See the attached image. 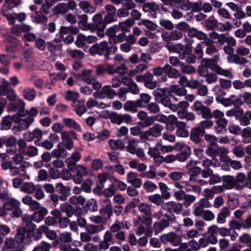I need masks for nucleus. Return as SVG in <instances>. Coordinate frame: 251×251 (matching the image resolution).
Instances as JSON below:
<instances>
[{
    "instance_id": "1",
    "label": "nucleus",
    "mask_w": 251,
    "mask_h": 251,
    "mask_svg": "<svg viewBox=\"0 0 251 251\" xmlns=\"http://www.w3.org/2000/svg\"><path fill=\"white\" fill-rule=\"evenodd\" d=\"M202 64H204L207 68L214 71L216 74L233 78L234 75L231 72V69H223L215 61L210 58H203L201 61Z\"/></svg>"
},
{
    "instance_id": "2",
    "label": "nucleus",
    "mask_w": 251,
    "mask_h": 251,
    "mask_svg": "<svg viewBox=\"0 0 251 251\" xmlns=\"http://www.w3.org/2000/svg\"><path fill=\"white\" fill-rule=\"evenodd\" d=\"M225 53L228 55L227 57V62L228 63H234L237 65H242L248 63L247 59L244 57L239 56L237 54H234V49L230 46H225L224 47Z\"/></svg>"
},
{
    "instance_id": "3",
    "label": "nucleus",
    "mask_w": 251,
    "mask_h": 251,
    "mask_svg": "<svg viewBox=\"0 0 251 251\" xmlns=\"http://www.w3.org/2000/svg\"><path fill=\"white\" fill-rule=\"evenodd\" d=\"M5 32L4 42L8 44L6 46V51L7 52L12 53L19 51L22 48L20 41L12 35L8 34L7 31H5Z\"/></svg>"
},
{
    "instance_id": "4",
    "label": "nucleus",
    "mask_w": 251,
    "mask_h": 251,
    "mask_svg": "<svg viewBox=\"0 0 251 251\" xmlns=\"http://www.w3.org/2000/svg\"><path fill=\"white\" fill-rule=\"evenodd\" d=\"M81 78L85 82L92 85L94 90H99L101 87V83L97 81L96 76L92 75V70H83L81 73Z\"/></svg>"
},
{
    "instance_id": "5",
    "label": "nucleus",
    "mask_w": 251,
    "mask_h": 251,
    "mask_svg": "<svg viewBox=\"0 0 251 251\" xmlns=\"http://www.w3.org/2000/svg\"><path fill=\"white\" fill-rule=\"evenodd\" d=\"M24 113H18L13 116V121L21 126V128L26 130L34 122V118L31 117H25Z\"/></svg>"
},
{
    "instance_id": "6",
    "label": "nucleus",
    "mask_w": 251,
    "mask_h": 251,
    "mask_svg": "<svg viewBox=\"0 0 251 251\" xmlns=\"http://www.w3.org/2000/svg\"><path fill=\"white\" fill-rule=\"evenodd\" d=\"M160 240L163 244L170 243L173 246L177 247L181 243V237L175 232L163 234L160 236Z\"/></svg>"
},
{
    "instance_id": "7",
    "label": "nucleus",
    "mask_w": 251,
    "mask_h": 251,
    "mask_svg": "<svg viewBox=\"0 0 251 251\" xmlns=\"http://www.w3.org/2000/svg\"><path fill=\"white\" fill-rule=\"evenodd\" d=\"M61 135L62 143L66 149L68 150H72L74 148L73 140L75 139L77 137L75 132L73 130L63 131L61 132Z\"/></svg>"
},
{
    "instance_id": "8",
    "label": "nucleus",
    "mask_w": 251,
    "mask_h": 251,
    "mask_svg": "<svg viewBox=\"0 0 251 251\" xmlns=\"http://www.w3.org/2000/svg\"><path fill=\"white\" fill-rule=\"evenodd\" d=\"M110 121L118 125L123 123L129 124L132 122V117L128 114H118L116 112H112L109 116Z\"/></svg>"
},
{
    "instance_id": "9",
    "label": "nucleus",
    "mask_w": 251,
    "mask_h": 251,
    "mask_svg": "<svg viewBox=\"0 0 251 251\" xmlns=\"http://www.w3.org/2000/svg\"><path fill=\"white\" fill-rule=\"evenodd\" d=\"M4 246L3 251H22L24 248V245L18 240L12 237L6 238Z\"/></svg>"
},
{
    "instance_id": "10",
    "label": "nucleus",
    "mask_w": 251,
    "mask_h": 251,
    "mask_svg": "<svg viewBox=\"0 0 251 251\" xmlns=\"http://www.w3.org/2000/svg\"><path fill=\"white\" fill-rule=\"evenodd\" d=\"M33 234L27 232L24 227H18L15 238L19 242L23 244H28L31 242V237Z\"/></svg>"
},
{
    "instance_id": "11",
    "label": "nucleus",
    "mask_w": 251,
    "mask_h": 251,
    "mask_svg": "<svg viewBox=\"0 0 251 251\" xmlns=\"http://www.w3.org/2000/svg\"><path fill=\"white\" fill-rule=\"evenodd\" d=\"M116 95V91L112 89L111 86L109 85L104 86L100 91L97 90L93 94L94 97L97 99H103L107 97L109 99H112Z\"/></svg>"
},
{
    "instance_id": "12",
    "label": "nucleus",
    "mask_w": 251,
    "mask_h": 251,
    "mask_svg": "<svg viewBox=\"0 0 251 251\" xmlns=\"http://www.w3.org/2000/svg\"><path fill=\"white\" fill-rule=\"evenodd\" d=\"M92 23L89 24L90 30L93 32L95 29L105 28L106 25L103 19L102 14L100 13L96 14L92 18Z\"/></svg>"
},
{
    "instance_id": "13",
    "label": "nucleus",
    "mask_w": 251,
    "mask_h": 251,
    "mask_svg": "<svg viewBox=\"0 0 251 251\" xmlns=\"http://www.w3.org/2000/svg\"><path fill=\"white\" fill-rule=\"evenodd\" d=\"M108 46V43L106 41H102L99 44L96 43L90 48L89 52L91 55H103L107 50Z\"/></svg>"
},
{
    "instance_id": "14",
    "label": "nucleus",
    "mask_w": 251,
    "mask_h": 251,
    "mask_svg": "<svg viewBox=\"0 0 251 251\" xmlns=\"http://www.w3.org/2000/svg\"><path fill=\"white\" fill-rule=\"evenodd\" d=\"M123 5L124 7L118 9L117 12V15L119 18L127 17L129 14V11L135 8L136 6L135 3L133 0L123 2Z\"/></svg>"
},
{
    "instance_id": "15",
    "label": "nucleus",
    "mask_w": 251,
    "mask_h": 251,
    "mask_svg": "<svg viewBox=\"0 0 251 251\" xmlns=\"http://www.w3.org/2000/svg\"><path fill=\"white\" fill-rule=\"evenodd\" d=\"M17 139L13 136L4 137V145L6 147V153L14 154L17 152Z\"/></svg>"
},
{
    "instance_id": "16",
    "label": "nucleus",
    "mask_w": 251,
    "mask_h": 251,
    "mask_svg": "<svg viewBox=\"0 0 251 251\" xmlns=\"http://www.w3.org/2000/svg\"><path fill=\"white\" fill-rule=\"evenodd\" d=\"M110 230H107L105 232L103 240L100 241V245L103 250H106L109 248L110 245H113L115 243V239Z\"/></svg>"
},
{
    "instance_id": "17",
    "label": "nucleus",
    "mask_w": 251,
    "mask_h": 251,
    "mask_svg": "<svg viewBox=\"0 0 251 251\" xmlns=\"http://www.w3.org/2000/svg\"><path fill=\"white\" fill-rule=\"evenodd\" d=\"M81 158V154L78 150H75L71 155L65 160V163L67 165L68 168L72 170L75 167L76 163Z\"/></svg>"
},
{
    "instance_id": "18",
    "label": "nucleus",
    "mask_w": 251,
    "mask_h": 251,
    "mask_svg": "<svg viewBox=\"0 0 251 251\" xmlns=\"http://www.w3.org/2000/svg\"><path fill=\"white\" fill-rule=\"evenodd\" d=\"M205 131L200 126L195 127L191 130L190 138V140L196 143L201 142V137L204 135Z\"/></svg>"
},
{
    "instance_id": "19",
    "label": "nucleus",
    "mask_w": 251,
    "mask_h": 251,
    "mask_svg": "<svg viewBox=\"0 0 251 251\" xmlns=\"http://www.w3.org/2000/svg\"><path fill=\"white\" fill-rule=\"evenodd\" d=\"M131 226V224L129 221L123 220L122 221H120L116 220L115 223L111 225L110 227V230L112 232H116L120 231L121 229H129Z\"/></svg>"
},
{
    "instance_id": "20",
    "label": "nucleus",
    "mask_w": 251,
    "mask_h": 251,
    "mask_svg": "<svg viewBox=\"0 0 251 251\" xmlns=\"http://www.w3.org/2000/svg\"><path fill=\"white\" fill-rule=\"evenodd\" d=\"M126 180L135 188H140L142 184V180L138 177V174L135 173H128L127 174Z\"/></svg>"
},
{
    "instance_id": "21",
    "label": "nucleus",
    "mask_w": 251,
    "mask_h": 251,
    "mask_svg": "<svg viewBox=\"0 0 251 251\" xmlns=\"http://www.w3.org/2000/svg\"><path fill=\"white\" fill-rule=\"evenodd\" d=\"M135 24V21L133 19L128 18L124 22L119 23L117 25L118 32L121 30L122 32L126 33L130 31V28Z\"/></svg>"
},
{
    "instance_id": "22",
    "label": "nucleus",
    "mask_w": 251,
    "mask_h": 251,
    "mask_svg": "<svg viewBox=\"0 0 251 251\" xmlns=\"http://www.w3.org/2000/svg\"><path fill=\"white\" fill-rule=\"evenodd\" d=\"M78 6L84 12L93 14L96 11L97 8L92 3L86 0H81L79 1Z\"/></svg>"
},
{
    "instance_id": "23",
    "label": "nucleus",
    "mask_w": 251,
    "mask_h": 251,
    "mask_svg": "<svg viewBox=\"0 0 251 251\" xmlns=\"http://www.w3.org/2000/svg\"><path fill=\"white\" fill-rule=\"evenodd\" d=\"M106 204L103 205L100 209V213L103 216H107L110 218L113 214L112 207L110 203V200L107 198L103 200Z\"/></svg>"
},
{
    "instance_id": "24",
    "label": "nucleus",
    "mask_w": 251,
    "mask_h": 251,
    "mask_svg": "<svg viewBox=\"0 0 251 251\" xmlns=\"http://www.w3.org/2000/svg\"><path fill=\"white\" fill-rule=\"evenodd\" d=\"M170 224L165 219H162L160 221L156 222L153 224V230L155 235L161 232L164 229L169 226Z\"/></svg>"
},
{
    "instance_id": "25",
    "label": "nucleus",
    "mask_w": 251,
    "mask_h": 251,
    "mask_svg": "<svg viewBox=\"0 0 251 251\" xmlns=\"http://www.w3.org/2000/svg\"><path fill=\"white\" fill-rule=\"evenodd\" d=\"M186 125L183 122H178L176 124V135L180 137H186L189 136V132L186 128Z\"/></svg>"
},
{
    "instance_id": "26",
    "label": "nucleus",
    "mask_w": 251,
    "mask_h": 251,
    "mask_svg": "<svg viewBox=\"0 0 251 251\" xmlns=\"http://www.w3.org/2000/svg\"><path fill=\"white\" fill-rule=\"evenodd\" d=\"M56 191L62 195L59 197V200L61 201H65L67 197L70 195V189L60 183L56 184Z\"/></svg>"
},
{
    "instance_id": "27",
    "label": "nucleus",
    "mask_w": 251,
    "mask_h": 251,
    "mask_svg": "<svg viewBox=\"0 0 251 251\" xmlns=\"http://www.w3.org/2000/svg\"><path fill=\"white\" fill-rule=\"evenodd\" d=\"M62 122L64 125L68 128H73L79 132H81L82 131V129L80 125L72 118H63Z\"/></svg>"
},
{
    "instance_id": "28",
    "label": "nucleus",
    "mask_w": 251,
    "mask_h": 251,
    "mask_svg": "<svg viewBox=\"0 0 251 251\" xmlns=\"http://www.w3.org/2000/svg\"><path fill=\"white\" fill-rule=\"evenodd\" d=\"M143 10L146 12H149L151 16L155 18L156 17V12L159 10V6L155 2H149L144 4Z\"/></svg>"
},
{
    "instance_id": "29",
    "label": "nucleus",
    "mask_w": 251,
    "mask_h": 251,
    "mask_svg": "<svg viewBox=\"0 0 251 251\" xmlns=\"http://www.w3.org/2000/svg\"><path fill=\"white\" fill-rule=\"evenodd\" d=\"M164 69H165V74L167 75L170 78H176L180 76L179 70L173 68L168 64L164 66Z\"/></svg>"
},
{
    "instance_id": "30",
    "label": "nucleus",
    "mask_w": 251,
    "mask_h": 251,
    "mask_svg": "<svg viewBox=\"0 0 251 251\" xmlns=\"http://www.w3.org/2000/svg\"><path fill=\"white\" fill-rule=\"evenodd\" d=\"M118 32L117 25H114L108 28L106 31V34L109 37V42L111 44H115L118 42L116 37V34Z\"/></svg>"
},
{
    "instance_id": "31",
    "label": "nucleus",
    "mask_w": 251,
    "mask_h": 251,
    "mask_svg": "<svg viewBox=\"0 0 251 251\" xmlns=\"http://www.w3.org/2000/svg\"><path fill=\"white\" fill-rule=\"evenodd\" d=\"M152 223V220L151 217L144 218L142 216H138L133 220V224L135 226H143V224H145L148 227L150 226Z\"/></svg>"
},
{
    "instance_id": "32",
    "label": "nucleus",
    "mask_w": 251,
    "mask_h": 251,
    "mask_svg": "<svg viewBox=\"0 0 251 251\" xmlns=\"http://www.w3.org/2000/svg\"><path fill=\"white\" fill-rule=\"evenodd\" d=\"M222 185L225 191L232 189L235 186V178L231 176H223Z\"/></svg>"
},
{
    "instance_id": "33",
    "label": "nucleus",
    "mask_w": 251,
    "mask_h": 251,
    "mask_svg": "<svg viewBox=\"0 0 251 251\" xmlns=\"http://www.w3.org/2000/svg\"><path fill=\"white\" fill-rule=\"evenodd\" d=\"M48 213V211L46 208L44 207H41L33 213L32 215L33 221L37 223L40 222L44 219Z\"/></svg>"
},
{
    "instance_id": "34",
    "label": "nucleus",
    "mask_w": 251,
    "mask_h": 251,
    "mask_svg": "<svg viewBox=\"0 0 251 251\" xmlns=\"http://www.w3.org/2000/svg\"><path fill=\"white\" fill-rule=\"evenodd\" d=\"M230 215V211L227 207H222L218 213L217 221L219 224H224L226 219Z\"/></svg>"
},
{
    "instance_id": "35",
    "label": "nucleus",
    "mask_w": 251,
    "mask_h": 251,
    "mask_svg": "<svg viewBox=\"0 0 251 251\" xmlns=\"http://www.w3.org/2000/svg\"><path fill=\"white\" fill-rule=\"evenodd\" d=\"M104 229V226L101 225L88 224L85 230L91 235L97 234Z\"/></svg>"
},
{
    "instance_id": "36",
    "label": "nucleus",
    "mask_w": 251,
    "mask_h": 251,
    "mask_svg": "<svg viewBox=\"0 0 251 251\" xmlns=\"http://www.w3.org/2000/svg\"><path fill=\"white\" fill-rule=\"evenodd\" d=\"M246 175L243 173H238L235 179V187L239 190H242L246 185Z\"/></svg>"
},
{
    "instance_id": "37",
    "label": "nucleus",
    "mask_w": 251,
    "mask_h": 251,
    "mask_svg": "<svg viewBox=\"0 0 251 251\" xmlns=\"http://www.w3.org/2000/svg\"><path fill=\"white\" fill-rule=\"evenodd\" d=\"M109 145L113 150H123L125 148L124 142L121 139H110L108 141Z\"/></svg>"
},
{
    "instance_id": "38",
    "label": "nucleus",
    "mask_w": 251,
    "mask_h": 251,
    "mask_svg": "<svg viewBox=\"0 0 251 251\" xmlns=\"http://www.w3.org/2000/svg\"><path fill=\"white\" fill-rule=\"evenodd\" d=\"M151 100V96L147 93L140 94L139 99L136 100V104L138 107H143L147 105Z\"/></svg>"
},
{
    "instance_id": "39",
    "label": "nucleus",
    "mask_w": 251,
    "mask_h": 251,
    "mask_svg": "<svg viewBox=\"0 0 251 251\" xmlns=\"http://www.w3.org/2000/svg\"><path fill=\"white\" fill-rule=\"evenodd\" d=\"M88 20V16L86 14L79 16L78 22L79 27L83 30H90L89 24L87 23Z\"/></svg>"
},
{
    "instance_id": "40",
    "label": "nucleus",
    "mask_w": 251,
    "mask_h": 251,
    "mask_svg": "<svg viewBox=\"0 0 251 251\" xmlns=\"http://www.w3.org/2000/svg\"><path fill=\"white\" fill-rule=\"evenodd\" d=\"M75 105V112L77 115L80 116L86 112V107L85 105V100H77Z\"/></svg>"
},
{
    "instance_id": "41",
    "label": "nucleus",
    "mask_w": 251,
    "mask_h": 251,
    "mask_svg": "<svg viewBox=\"0 0 251 251\" xmlns=\"http://www.w3.org/2000/svg\"><path fill=\"white\" fill-rule=\"evenodd\" d=\"M152 94L154 97L155 100L157 102L168 96L166 88H157L153 91Z\"/></svg>"
},
{
    "instance_id": "42",
    "label": "nucleus",
    "mask_w": 251,
    "mask_h": 251,
    "mask_svg": "<svg viewBox=\"0 0 251 251\" xmlns=\"http://www.w3.org/2000/svg\"><path fill=\"white\" fill-rule=\"evenodd\" d=\"M138 209L141 213L145 215L147 217H151V209L150 205L148 204L145 202L140 203L138 206Z\"/></svg>"
},
{
    "instance_id": "43",
    "label": "nucleus",
    "mask_w": 251,
    "mask_h": 251,
    "mask_svg": "<svg viewBox=\"0 0 251 251\" xmlns=\"http://www.w3.org/2000/svg\"><path fill=\"white\" fill-rule=\"evenodd\" d=\"M151 136L154 137H158L161 136L162 131L164 129L163 126L155 124L152 127L149 128Z\"/></svg>"
},
{
    "instance_id": "44",
    "label": "nucleus",
    "mask_w": 251,
    "mask_h": 251,
    "mask_svg": "<svg viewBox=\"0 0 251 251\" xmlns=\"http://www.w3.org/2000/svg\"><path fill=\"white\" fill-rule=\"evenodd\" d=\"M31 18L32 21L37 24H46L48 21L47 18L46 16L39 14V12L37 11L31 15Z\"/></svg>"
},
{
    "instance_id": "45",
    "label": "nucleus",
    "mask_w": 251,
    "mask_h": 251,
    "mask_svg": "<svg viewBox=\"0 0 251 251\" xmlns=\"http://www.w3.org/2000/svg\"><path fill=\"white\" fill-rule=\"evenodd\" d=\"M243 113V109H230L226 111V115L227 117L234 116L235 119L238 121L239 123L241 124V116Z\"/></svg>"
},
{
    "instance_id": "46",
    "label": "nucleus",
    "mask_w": 251,
    "mask_h": 251,
    "mask_svg": "<svg viewBox=\"0 0 251 251\" xmlns=\"http://www.w3.org/2000/svg\"><path fill=\"white\" fill-rule=\"evenodd\" d=\"M3 205L4 207L7 210V211L13 210L15 207L20 206L21 202L19 201L16 200L15 198H11L10 200L5 201Z\"/></svg>"
},
{
    "instance_id": "47",
    "label": "nucleus",
    "mask_w": 251,
    "mask_h": 251,
    "mask_svg": "<svg viewBox=\"0 0 251 251\" xmlns=\"http://www.w3.org/2000/svg\"><path fill=\"white\" fill-rule=\"evenodd\" d=\"M23 95L25 99L32 101L36 97V93L33 88H26L23 91Z\"/></svg>"
},
{
    "instance_id": "48",
    "label": "nucleus",
    "mask_w": 251,
    "mask_h": 251,
    "mask_svg": "<svg viewBox=\"0 0 251 251\" xmlns=\"http://www.w3.org/2000/svg\"><path fill=\"white\" fill-rule=\"evenodd\" d=\"M35 187L32 182H24L20 187V190L23 192L32 194L34 192Z\"/></svg>"
},
{
    "instance_id": "49",
    "label": "nucleus",
    "mask_w": 251,
    "mask_h": 251,
    "mask_svg": "<svg viewBox=\"0 0 251 251\" xmlns=\"http://www.w3.org/2000/svg\"><path fill=\"white\" fill-rule=\"evenodd\" d=\"M159 187L161 197L166 200L169 199L171 198V193L168 191L169 188L167 185L163 182H160Z\"/></svg>"
},
{
    "instance_id": "50",
    "label": "nucleus",
    "mask_w": 251,
    "mask_h": 251,
    "mask_svg": "<svg viewBox=\"0 0 251 251\" xmlns=\"http://www.w3.org/2000/svg\"><path fill=\"white\" fill-rule=\"evenodd\" d=\"M53 10L56 15L65 14L68 11V5L65 3H60L54 7Z\"/></svg>"
},
{
    "instance_id": "51",
    "label": "nucleus",
    "mask_w": 251,
    "mask_h": 251,
    "mask_svg": "<svg viewBox=\"0 0 251 251\" xmlns=\"http://www.w3.org/2000/svg\"><path fill=\"white\" fill-rule=\"evenodd\" d=\"M170 90L172 92L176 94L180 97L185 96L187 92V90L185 88L180 87L178 85H171L170 86Z\"/></svg>"
},
{
    "instance_id": "52",
    "label": "nucleus",
    "mask_w": 251,
    "mask_h": 251,
    "mask_svg": "<svg viewBox=\"0 0 251 251\" xmlns=\"http://www.w3.org/2000/svg\"><path fill=\"white\" fill-rule=\"evenodd\" d=\"M138 105L136 104V100L133 101L131 100L127 101L124 104V108L126 111H130L135 113L137 112Z\"/></svg>"
},
{
    "instance_id": "53",
    "label": "nucleus",
    "mask_w": 251,
    "mask_h": 251,
    "mask_svg": "<svg viewBox=\"0 0 251 251\" xmlns=\"http://www.w3.org/2000/svg\"><path fill=\"white\" fill-rule=\"evenodd\" d=\"M228 152V149L225 147L217 148V156L220 157L221 161L223 162L227 161L229 157L226 156Z\"/></svg>"
},
{
    "instance_id": "54",
    "label": "nucleus",
    "mask_w": 251,
    "mask_h": 251,
    "mask_svg": "<svg viewBox=\"0 0 251 251\" xmlns=\"http://www.w3.org/2000/svg\"><path fill=\"white\" fill-rule=\"evenodd\" d=\"M14 102L13 103H12L9 105V108H19L20 110L18 112V113H24L25 111L24 110V108L25 105V103L24 102V101L18 97L17 100Z\"/></svg>"
},
{
    "instance_id": "55",
    "label": "nucleus",
    "mask_w": 251,
    "mask_h": 251,
    "mask_svg": "<svg viewBox=\"0 0 251 251\" xmlns=\"http://www.w3.org/2000/svg\"><path fill=\"white\" fill-rule=\"evenodd\" d=\"M60 209L69 217H72L74 214L73 207L68 202L62 204L60 206Z\"/></svg>"
},
{
    "instance_id": "56",
    "label": "nucleus",
    "mask_w": 251,
    "mask_h": 251,
    "mask_svg": "<svg viewBox=\"0 0 251 251\" xmlns=\"http://www.w3.org/2000/svg\"><path fill=\"white\" fill-rule=\"evenodd\" d=\"M163 199H164L159 194L151 195L148 198L150 201L157 206H160L163 203Z\"/></svg>"
},
{
    "instance_id": "57",
    "label": "nucleus",
    "mask_w": 251,
    "mask_h": 251,
    "mask_svg": "<svg viewBox=\"0 0 251 251\" xmlns=\"http://www.w3.org/2000/svg\"><path fill=\"white\" fill-rule=\"evenodd\" d=\"M13 121V116H7L3 118L1 124L2 130H8L10 128L12 122Z\"/></svg>"
},
{
    "instance_id": "58",
    "label": "nucleus",
    "mask_w": 251,
    "mask_h": 251,
    "mask_svg": "<svg viewBox=\"0 0 251 251\" xmlns=\"http://www.w3.org/2000/svg\"><path fill=\"white\" fill-rule=\"evenodd\" d=\"M137 143L135 139H130L128 140V144L126 147V151L132 154H135Z\"/></svg>"
},
{
    "instance_id": "59",
    "label": "nucleus",
    "mask_w": 251,
    "mask_h": 251,
    "mask_svg": "<svg viewBox=\"0 0 251 251\" xmlns=\"http://www.w3.org/2000/svg\"><path fill=\"white\" fill-rule=\"evenodd\" d=\"M38 153V149L33 146H29L27 147L26 150L24 152V155L29 157H33L36 156Z\"/></svg>"
},
{
    "instance_id": "60",
    "label": "nucleus",
    "mask_w": 251,
    "mask_h": 251,
    "mask_svg": "<svg viewBox=\"0 0 251 251\" xmlns=\"http://www.w3.org/2000/svg\"><path fill=\"white\" fill-rule=\"evenodd\" d=\"M191 153V150L183 151L176 155V160L179 162L186 161Z\"/></svg>"
},
{
    "instance_id": "61",
    "label": "nucleus",
    "mask_w": 251,
    "mask_h": 251,
    "mask_svg": "<svg viewBox=\"0 0 251 251\" xmlns=\"http://www.w3.org/2000/svg\"><path fill=\"white\" fill-rule=\"evenodd\" d=\"M51 244L45 241H42L40 244L35 247L33 251H50Z\"/></svg>"
},
{
    "instance_id": "62",
    "label": "nucleus",
    "mask_w": 251,
    "mask_h": 251,
    "mask_svg": "<svg viewBox=\"0 0 251 251\" xmlns=\"http://www.w3.org/2000/svg\"><path fill=\"white\" fill-rule=\"evenodd\" d=\"M143 186L145 191L148 193L153 192L157 188V186L155 183L149 180L146 181Z\"/></svg>"
},
{
    "instance_id": "63",
    "label": "nucleus",
    "mask_w": 251,
    "mask_h": 251,
    "mask_svg": "<svg viewBox=\"0 0 251 251\" xmlns=\"http://www.w3.org/2000/svg\"><path fill=\"white\" fill-rule=\"evenodd\" d=\"M32 136L33 140L35 139L34 143L36 145H40L38 142L42 139L43 136V131L39 129L36 128L34 129L32 132Z\"/></svg>"
},
{
    "instance_id": "64",
    "label": "nucleus",
    "mask_w": 251,
    "mask_h": 251,
    "mask_svg": "<svg viewBox=\"0 0 251 251\" xmlns=\"http://www.w3.org/2000/svg\"><path fill=\"white\" fill-rule=\"evenodd\" d=\"M160 143H157L153 147L150 148L148 151V154L151 157H154L161 154Z\"/></svg>"
}]
</instances>
